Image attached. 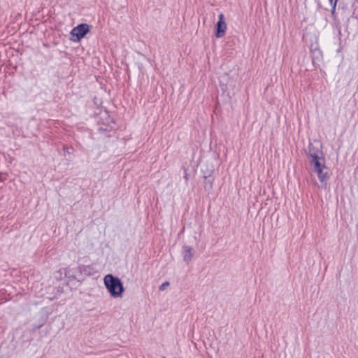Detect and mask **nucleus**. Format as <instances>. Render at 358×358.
Listing matches in <instances>:
<instances>
[{
  "label": "nucleus",
  "instance_id": "15",
  "mask_svg": "<svg viewBox=\"0 0 358 358\" xmlns=\"http://www.w3.org/2000/svg\"><path fill=\"white\" fill-rule=\"evenodd\" d=\"M329 1H332V0H329Z\"/></svg>",
  "mask_w": 358,
  "mask_h": 358
},
{
  "label": "nucleus",
  "instance_id": "4",
  "mask_svg": "<svg viewBox=\"0 0 358 358\" xmlns=\"http://www.w3.org/2000/svg\"><path fill=\"white\" fill-rule=\"evenodd\" d=\"M321 145L318 142L316 144L309 143L308 156L310 159H313L319 157V154L321 153L320 148Z\"/></svg>",
  "mask_w": 358,
  "mask_h": 358
},
{
  "label": "nucleus",
  "instance_id": "8",
  "mask_svg": "<svg viewBox=\"0 0 358 358\" xmlns=\"http://www.w3.org/2000/svg\"><path fill=\"white\" fill-rule=\"evenodd\" d=\"M91 266H85V265H80L79 266L76 270L77 272L80 273H85V275H91Z\"/></svg>",
  "mask_w": 358,
  "mask_h": 358
},
{
  "label": "nucleus",
  "instance_id": "6",
  "mask_svg": "<svg viewBox=\"0 0 358 358\" xmlns=\"http://www.w3.org/2000/svg\"><path fill=\"white\" fill-rule=\"evenodd\" d=\"M182 250L184 261L189 263L194 254V250L192 247L187 245L184 246Z\"/></svg>",
  "mask_w": 358,
  "mask_h": 358
},
{
  "label": "nucleus",
  "instance_id": "3",
  "mask_svg": "<svg viewBox=\"0 0 358 358\" xmlns=\"http://www.w3.org/2000/svg\"><path fill=\"white\" fill-rule=\"evenodd\" d=\"M227 30V24L225 22L224 16L222 13L219 15L218 21L215 25V36L217 38L222 37Z\"/></svg>",
  "mask_w": 358,
  "mask_h": 358
},
{
  "label": "nucleus",
  "instance_id": "16",
  "mask_svg": "<svg viewBox=\"0 0 358 358\" xmlns=\"http://www.w3.org/2000/svg\"><path fill=\"white\" fill-rule=\"evenodd\" d=\"M357 1H358V0H357Z\"/></svg>",
  "mask_w": 358,
  "mask_h": 358
},
{
  "label": "nucleus",
  "instance_id": "13",
  "mask_svg": "<svg viewBox=\"0 0 358 358\" xmlns=\"http://www.w3.org/2000/svg\"><path fill=\"white\" fill-rule=\"evenodd\" d=\"M57 273H59L60 275H62L61 271H58Z\"/></svg>",
  "mask_w": 358,
  "mask_h": 358
},
{
  "label": "nucleus",
  "instance_id": "10",
  "mask_svg": "<svg viewBox=\"0 0 358 358\" xmlns=\"http://www.w3.org/2000/svg\"><path fill=\"white\" fill-rule=\"evenodd\" d=\"M204 178H205V188H208V189H211L212 187H213V178H211L210 175H209L208 176H204Z\"/></svg>",
  "mask_w": 358,
  "mask_h": 358
},
{
  "label": "nucleus",
  "instance_id": "11",
  "mask_svg": "<svg viewBox=\"0 0 358 358\" xmlns=\"http://www.w3.org/2000/svg\"><path fill=\"white\" fill-rule=\"evenodd\" d=\"M337 2H338V0H332V1H329L331 6H332V8H331V14L332 15H334L335 13Z\"/></svg>",
  "mask_w": 358,
  "mask_h": 358
},
{
  "label": "nucleus",
  "instance_id": "14",
  "mask_svg": "<svg viewBox=\"0 0 358 358\" xmlns=\"http://www.w3.org/2000/svg\"><path fill=\"white\" fill-rule=\"evenodd\" d=\"M64 150H66V147L64 148ZM66 150H69V148H66ZM67 152L69 153V150H67Z\"/></svg>",
  "mask_w": 358,
  "mask_h": 358
},
{
  "label": "nucleus",
  "instance_id": "1",
  "mask_svg": "<svg viewBox=\"0 0 358 358\" xmlns=\"http://www.w3.org/2000/svg\"><path fill=\"white\" fill-rule=\"evenodd\" d=\"M104 284L110 296L114 298L121 297L124 291L123 283L117 277L108 274L104 277Z\"/></svg>",
  "mask_w": 358,
  "mask_h": 358
},
{
  "label": "nucleus",
  "instance_id": "2",
  "mask_svg": "<svg viewBox=\"0 0 358 358\" xmlns=\"http://www.w3.org/2000/svg\"><path fill=\"white\" fill-rule=\"evenodd\" d=\"M90 31V25L86 23H82L74 27L71 31V38L73 41H80Z\"/></svg>",
  "mask_w": 358,
  "mask_h": 358
},
{
  "label": "nucleus",
  "instance_id": "7",
  "mask_svg": "<svg viewBox=\"0 0 358 358\" xmlns=\"http://www.w3.org/2000/svg\"><path fill=\"white\" fill-rule=\"evenodd\" d=\"M321 160L324 161L323 159H320V157L310 159V164L313 166V171H316L320 168H326L324 163H322Z\"/></svg>",
  "mask_w": 358,
  "mask_h": 358
},
{
  "label": "nucleus",
  "instance_id": "9",
  "mask_svg": "<svg viewBox=\"0 0 358 358\" xmlns=\"http://www.w3.org/2000/svg\"><path fill=\"white\" fill-rule=\"evenodd\" d=\"M64 274L66 278L69 280H73L76 277V271H73V268H71L69 267L64 269Z\"/></svg>",
  "mask_w": 358,
  "mask_h": 358
},
{
  "label": "nucleus",
  "instance_id": "5",
  "mask_svg": "<svg viewBox=\"0 0 358 358\" xmlns=\"http://www.w3.org/2000/svg\"><path fill=\"white\" fill-rule=\"evenodd\" d=\"M324 169H327V167L326 168H320V169H317L316 171H313L314 172H315L317 173L318 178L320 179V182L322 183V185H321V187H325L326 185H327V171L324 172Z\"/></svg>",
  "mask_w": 358,
  "mask_h": 358
},
{
  "label": "nucleus",
  "instance_id": "12",
  "mask_svg": "<svg viewBox=\"0 0 358 358\" xmlns=\"http://www.w3.org/2000/svg\"><path fill=\"white\" fill-rule=\"evenodd\" d=\"M169 285V282L168 281L164 282L159 286V290H164Z\"/></svg>",
  "mask_w": 358,
  "mask_h": 358
}]
</instances>
